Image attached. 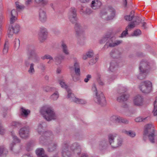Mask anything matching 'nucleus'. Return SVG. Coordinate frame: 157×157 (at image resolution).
<instances>
[{"label": "nucleus", "instance_id": "nucleus-1", "mask_svg": "<svg viewBox=\"0 0 157 157\" xmlns=\"http://www.w3.org/2000/svg\"><path fill=\"white\" fill-rule=\"evenodd\" d=\"M68 18L72 24H75V29L78 36H83L84 30L80 25L77 22L76 10L74 7L71 8L68 13Z\"/></svg>", "mask_w": 157, "mask_h": 157}, {"label": "nucleus", "instance_id": "nucleus-2", "mask_svg": "<svg viewBox=\"0 0 157 157\" xmlns=\"http://www.w3.org/2000/svg\"><path fill=\"white\" fill-rule=\"evenodd\" d=\"M71 151L79 155L81 151L80 146L78 143H75L69 147L67 143L64 142L62 144V154L63 157H70L72 154Z\"/></svg>", "mask_w": 157, "mask_h": 157}, {"label": "nucleus", "instance_id": "nucleus-3", "mask_svg": "<svg viewBox=\"0 0 157 157\" xmlns=\"http://www.w3.org/2000/svg\"><path fill=\"white\" fill-rule=\"evenodd\" d=\"M92 90L93 93L94 101L102 106H105L106 104V101L103 92L98 90L94 84L93 85Z\"/></svg>", "mask_w": 157, "mask_h": 157}, {"label": "nucleus", "instance_id": "nucleus-4", "mask_svg": "<svg viewBox=\"0 0 157 157\" xmlns=\"http://www.w3.org/2000/svg\"><path fill=\"white\" fill-rule=\"evenodd\" d=\"M40 113L47 121H49L56 118V117L53 109L49 105L43 106L40 109Z\"/></svg>", "mask_w": 157, "mask_h": 157}, {"label": "nucleus", "instance_id": "nucleus-5", "mask_svg": "<svg viewBox=\"0 0 157 157\" xmlns=\"http://www.w3.org/2000/svg\"><path fill=\"white\" fill-rule=\"evenodd\" d=\"M144 135H147L150 142L152 143H155V129L152 124H147L144 126Z\"/></svg>", "mask_w": 157, "mask_h": 157}, {"label": "nucleus", "instance_id": "nucleus-6", "mask_svg": "<svg viewBox=\"0 0 157 157\" xmlns=\"http://www.w3.org/2000/svg\"><path fill=\"white\" fill-rule=\"evenodd\" d=\"M117 135L116 134H110L108 136V138L110 144L112 147L114 148H117L122 145V140L121 138L117 139V143L114 142V140L117 136Z\"/></svg>", "mask_w": 157, "mask_h": 157}, {"label": "nucleus", "instance_id": "nucleus-7", "mask_svg": "<svg viewBox=\"0 0 157 157\" xmlns=\"http://www.w3.org/2000/svg\"><path fill=\"white\" fill-rule=\"evenodd\" d=\"M152 83L148 81L142 82L139 86L140 90L143 93L148 94L149 93L151 89Z\"/></svg>", "mask_w": 157, "mask_h": 157}, {"label": "nucleus", "instance_id": "nucleus-8", "mask_svg": "<svg viewBox=\"0 0 157 157\" xmlns=\"http://www.w3.org/2000/svg\"><path fill=\"white\" fill-rule=\"evenodd\" d=\"M67 91L68 93L67 98L71 101L76 103L82 104H85L86 103V101L84 100L76 98L70 89H67Z\"/></svg>", "mask_w": 157, "mask_h": 157}, {"label": "nucleus", "instance_id": "nucleus-9", "mask_svg": "<svg viewBox=\"0 0 157 157\" xmlns=\"http://www.w3.org/2000/svg\"><path fill=\"white\" fill-rule=\"evenodd\" d=\"M126 90L123 87H121L118 92L121 94V95L118 97L117 99V101L119 102H122L126 101L129 97L128 94H126L124 93L126 91Z\"/></svg>", "mask_w": 157, "mask_h": 157}, {"label": "nucleus", "instance_id": "nucleus-10", "mask_svg": "<svg viewBox=\"0 0 157 157\" xmlns=\"http://www.w3.org/2000/svg\"><path fill=\"white\" fill-rule=\"evenodd\" d=\"M75 73L72 74L71 75L73 80L75 82L79 80V77L80 75V71L79 64L77 62H75L74 65Z\"/></svg>", "mask_w": 157, "mask_h": 157}, {"label": "nucleus", "instance_id": "nucleus-11", "mask_svg": "<svg viewBox=\"0 0 157 157\" xmlns=\"http://www.w3.org/2000/svg\"><path fill=\"white\" fill-rule=\"evenodd\" d=\"M54 138V136L50 131H45L43 134L41 135L39 140L41 143H42L45 140H52Z\"/></svg>", "mask_w": 157, "mask_h": 157}, {"label": "nucleus", "instance_id": "nucleus-12", "mask_svg": "<svg viewBox=\"0 0 157 157\" xmlns=\"http://www.w3.org/2000/svg\"><path fill=\"white\" fill-rule=\"evenodd\" d=\"M150 67V63L146 60H142L140 64L139 69L140 71L148 73Z\"/></svg>", "mask_w": 157, "mask_h": 157}, {"label": "nucleus", "instance_id": "nucleus-13", "mask_svg": "<svg viewBox=\"0 0 157 157\" xmlns=\"http://www.w3.org/2000/svg\"><path fill=\"white\" fill-rule=\"evenodd\" d=\"M20 29V26L18 24H16L14 26L10 25L8 31L9 37H11L13 33H17L19 31Z\"/></svg>", "mask_w": 157, "mask_h": 157}, {"label": "nucleus", "instance_id": "nucleus-14", "mask_svg": "<svg viewBox=\"0 0 157 157\" xmlns=\"http://www.w3.org/2000/svg\"><path fill=\"white\" fill-rule=\"evenodd\" d=\"M113 38L111 37L109 39L108 41H107L104 47L107 46V48L109 47H114L115 46H118L121 44L122 42V40H117L114 41H113Z\"/></svg>", "mask_w": 157, "mask_h": 157}, {"label": "nucleus", "instance_id": "nucleus-15", "mask_svg": "<svg viewBox=\"0 0 157 157\" xmlns=\"http://www.w3.org/2000/svg\"><path fill=\"white\" fill-rule=\"evenodd\" d=\"M27 54L28 59H32L33 56L37 54L36 51V48L33 45H29L27 48Z\"/></svg>", "mask_w": 157, "mask_h": 157}, {"label": "nucleus", "instance_id": "nucleus-16", "mask_svg": "<svg viewBox=\"0 0 157 157\" xmlns=\"http://www.w3.org/2000/svg\"><path fill=\"white\" fill-rule=\"evenodd\" d=\"M29 128L25 127L21 128L19 131V134L21 137L23 138H26L29 136Z\"/></svg>", "mask_w": 157, "mask_h": 157}, {"label": "nucleus", "instance_id": "nucleus-17", "mask_svg": "<svg viewBox=\"0 0 157 157\" xmlns=\"http://www.w3.org/2000/svg\"><path fill=\"white\" fill-rule=\"evenodd\" d=\"M107 13H109L111 14L110 16H108L107 17V20H110L113 19L115 16V10L111 6H109L107 10V12L104 11L101 12V14L102 15H105Z\"/></svg>", "mask_w": 157, "mask_h": 157}, {"label": "nucleus", "instance_id": "nucleus-18", "mask_svg": "<svg viewBox=\"0 0 157 157\" xmlns=\"http://www.w3.org/2000/svg\"><path fill=\"white\" fill-rule=\"evenodd\" d=\"M47 32L46 29L41 28L39 34V39L41 42H44L47 38Z\"/></svg>", "mask_w": 157, "mask_h": 157}, {"label": "nucleus", "instance_id": "nucleus-19", "mask_svg": "<svg viewBox=\"0 0 157 157\" xmlns=\"http://www.w3.org/2000/svg\"><path fill=\"white\" fill-rule=\"evenodd\" d=\"M29 60L26 59L24 61V64L26 67H29L28 70V72L30 75H33L35 72V70L34 68V64L33 63H31L30 64Z\"/></svg>", "mask_w": 157, "mask_h": 157}, {"label": "nucleus", "instance_id": "nucleus-20", "mask_svg": "<svg viewBox=\"0 0 157 157\" xmlns=\"http://www.w3.org/2000/svg\"><path fill=\"white\" fill-rule=\"evenodd\" d=\"M58 146L57 142L56 141L49 143L48 146L47 151L49 152H52L55 151Z\"/></svg>", "mask_w": 157, "mask_h": 157}, {"label": "nucleus", "instance_id": "nucleus-21", "mask_svg": "<svg viewBox=\"0 0 157 157\" xmlns=\"http://www.w3.org/2000/svg\"><path fill=\"white\" fill-rule=\"evenodd\" d=\"M39 18L41 22H45L47 19V16L46 12L41 9H40L39 12Z\"/></svg>", "mask_w": 157, "mask_h": 157}, {"label": "nucleus", "instance_id": "nucleus-22", "mask_svg": "<svg viewBox=\"0 0 157 157\" xmlns=\"http://www.w3.org/2000/svg\"><path fill=\"white\" fill-rule=\"evenodd\" d=\"M141 19L140 18L137 17H136L135 20L131 22L126 28L128 30L129 29H132L135 27V24L139 25L141 22Z\"/></svg>", "mask_w": 157, "mask_h": 157}, {"label": "nucleus", "instance_id": "nucleus-23", "mask_svg": "<svg viewBox=\"0 0 157 157\" xmlns=\"http://www.w3.org/2000/svg\"><path fill=\"white\" fill-rule=\"evenodd\" d=\"M65 59V56L62 54H57L54 58V60L57 65L60 64Z\"/></svg>", "mask_w": 157, "mask_h": 157}, {"label": "nucleus", "instance_id": "nucleus-24", "mask_svg": "<svg viewBox=\"0 0 157 157\" xmlns=\"http://www.w3.org/2000/svg\"><path fill=\"white\" fill-rule=\"evenodd\" d=\"M143 101L142 97L140 95H137L134 98L133 103L136 105L140 106L142 104Z\"/></svg>", "mask_w": 157, "mask_h": 157}, {"label": "nucleus", "instance_id": "nucleus-25", "mask_svg": "<svg viewBox=\"0 0 157 157\" xmlns=\"http://www.w3.org/2000/svg\"><path fill=\"white\" fill-rule=\"evenodd\" d=\"M11 135L13 137L14 142L10 145V148L11 150L13 151V147L15 144L16 143H19L20 142V140L16 136L14 133L13 132H11Z\"/></svg>", "mask_w": 157, "mask_h": 157}, {"label": "nucleus", "instance_id": "nucleus-26", "mask_svg": "<svg viewBox=\"0 0 157 157\" xmlns=\"http://www.w3.org/2000/svg\"><path fill=\"white\" fill-rule=\"evenodd\" d=\"M121 54V52L117 49L112 50L110 53L111 57L114 58L119 57Z\"/></svg>", "mask_w": 157, "mask_h": 157}, {"label": "nucleus", "instance_id": "nucleus-27", "mask_svg": "<svg viewBox=\"0 0 157 157\" xmlns=\"http://www.w3.org/2000/svg\"><path fill=\"white\" fill-rule=\"evenodd\" d=\"M101 5V2L99 0L93 1L91 4V7L94 10L99 8Z\"/></svg>", "mask_w": 157, "mask_h": 157}, {"label": "nucleus", "instance_id": "nucleus-28", "mask_svg": "<svg viewBox=\"0 0 157 157\" xmlns=\"http://www.w3.org/2000/svg\"><path fill=\"white\" fill-rule=\"evenodd\" d=\"M20 112L22 116L26 117L30 113V111L28 109H25L23 107H21L20 109Z\"/></svg>", "mask_w": 157, "mask_h": 157}, {"label": "nucleus", "instance_id": "nucleus-29", "mask_svg": "<svg viewBox=\"0 0 157 157\" xmlns=\"http://www.w3.org/2000/svg\"><path fill=\"white\" fill-rule=\"evenodd\" d=\"M117 63L114 61H112L110 63V66L109 68V70L111 71H114L117 69Z\"/></svg>", "mask_w": 157, "mask_h": 157}, {"label": "nucleus", "instance_id": "nucleus-30", "mask_svg": "<svg viewBox=\"0 0 157 157\" xmlns=\"http://www.w3.org/2000/svg\"><path fill=\"white\" fill-rule=\"evenodd\" d=\"M44 125H45V124L44 123H42V124H40L38 125L37 129V131L38 133L40 135H42L45 131L43 127V126Z\"/></svg>", "mask_w": 157, "mask_h": 157}, {"label": "nucleus", "instance_id": "nucleus-31", "mask_svg": "<svg viewBox=\"0 0 157 157\" xmlns=\"http://www.w3.org/2000/svg\"><path fill=\"white\" fill-rule=\"evenodd\" d=\"M134 11L132 10L130 12V14L124 16V18L125 20L127 21H131L134 18Z\"/></svg>", "mask_w": 157, "mask_h": 157}, {"label": "nucleus", "instance_id": "nucleus-32", "mask_svg": "<svg viewBox=\"0 0 157 157\" xmlns=\"http://www.w3.org/2000/svg\"><path fill=\"white\" fill-rule=\"evenodd\" d=\"M122 132H123L124 133L127 135L132 138L134 137L136 135L135 132L134 131L131 130L127 131L125 130H123Z\"/></svg>", "mask_w": 157, "mask_h": 157}, {"label": "nucleus", "instance_id": "nucleus-33", "mask_svg": "<svg viewBox=\"0 0 157 157\" xmlns=\"http://www.w3.org/2000/svg\"><path fill=\"white\" fill-rule=\"evenodd\" d=\"M61 47L62 50L63 52L65 54L68 55L69 54L68 50V49L67 47V45L64 43H62Z\"/></svg>", "mask_w": 157, "mask_h": 157}, {"label": "nucleus", "instance_id": "nucleus-34", "mask_svg": "<svg viewBox=\"0 0 157 157\" xmlns=\"http://www.w3.org/2000/svg\"><path fill=\"white\" fill-rule=\"evenodd\" d=\"M118 118L115 116H113L111 117L109 119V122L110 124L112 125L114 123H118Z\"/></svg>", "mask_w": 157, "mask_h": 157}, {"label": "nucleus", "instance_id": "nucleus-35", "mask_svg": "<svg viewBox=\"0 0 157 157\" xmlns=\"http://www.w3.org/2000/svg\"><path fill=\"white\" fill-rule=\"evenodd\" d=\"M148 73L147 72H144V71H140V73L137 76L138 78L140 80H142L146 77Z\"/></svg>", "mask_w": 157, "mask_h": 157}, {"label": "nucleus", "instance_id": "nucleus-36", "mask_svg": "<svg viewBox=\"0 0 157 157\" xmlns=\"http://www.w3.org/2000/svg\"><path fill=\"white\" fill-rule=\"evenodd\" d=\"M9 43L8 41H6L4 44V48L3 49V52L4 54H6L8 50Z\"/></svg>", "mask_w": 157, "mask_h": 157}, {"label": "nucleus", "instance_id": "nucleus-37", "mask_svg": "<svg viewBox=\"0 0 157 157\" xmlns=\"http://www.w3.org/2000/svg\"><path fill=\"white\" fill-rule=\"evenodd\" d=\"M128 121L125 118L118 117V123H123L125 124H127L128 123Z\"/></svg>", "mask_w": 157, "mask_h": 157}, {"label": "nucleus", "instance_id": "nucleus-38", "mask_svg": "<svg viewBox=\"0 0 157 157\" xmlns=\"http://www.w3.org/2000/svg\"><path fill=\"white\" fill-rule=\"evenodd\" d=\"M44 150L43 148H38L36 150V154L38 156L42 155V154H44Z\"/></svg>", "mask_w": 157, "mask_h": 157}, {"label": "nucleus", "instance_id": "nucleus-39", "mask_svg": "<svg viewBox=\"0 0 157 157\" xmlns=\"http://www.w3.org/2000/svg\"><path fill=\"white\" fill-rule=\"evenodd\" d=\"M34 145V144L32 141H29L28 143L26 145V150L29 151L31 150L32 147Z\"/></svg>", "mask_w": 157, "mask_h": 157}, {"label": "nucleus", "instance_id": "nucleus-40", "mask_svg": "<svg viewBox=\"0 0 157 157\" xmlns=\"http://www.w3.org/2000/svg\"><path fill=\"white\" fill-rule=\"evenodd\" d=\"M14 47L15 49L17 50L20 45V41L19 39H15L14 41Z\"/></svg>", "mask_w": 157, "mask_h": 157}, {"label": "nucleus", "instance_id": "nucleus-41", "mask_svg": "<svg viewBox=\"0 0 157 157\" xmlns=\"http://www.w3.org/2000/svg\"><path fill=\"white\" fill-rule=\"evenodd\" d=\"M109 36L108 35H105L102 37L100 40L99 43L100 44H104L105 42L108 41L109 39Z\"/></svg>", "mask_w": 157, "mask_h": 157}, {"label": "nucleus", "instance_id": "nucleus-42", "mask_svg": "<svg viewBox=\"0 0 157 157\" xmlns=\"http://www.w3.org/2000/svg\"><path fill=\"white\" fill-rule=\"evenodd\" d=\"M41 59L42 60H44L45 59H49L50 60H54V59L53 57L50 55L48 54H46L44 56H42L41 57Z\"/></svg>", "mask_w": 157, "mask_h": 157}, {"label": "nucleus", "instance_id": "nucleus-43", "mask_svg": "<svg viewBox=\"0 0 157 157\" xmlns=\"http://www.w3.org/2000/svg\"><path fill=\"white\" fill-rule=\"evenodd\" d=\"M34 1L36 4H41L45 5L48 3L47 0H34Z\"/></svg>", "mask_w": 157, "mask_h": 157}, {"label": "nucleus", "instance_id": "nucleus-44", "mask_svg": "<svg viewBox=\"0 0 157 157\" xmlns=\"http://www.w3.org/2000/svg\"><path fill=\"white\" fill-rule=\"evenodd\" d=\"M32 59H33V62L35 63H39L40 60V58L37 54L33 56Z\"/></svg>", "mask_w": 157, "mask_h": 157}, {"label": "nucleus", "instance_id": "nucleus-45", "mask_svg": "<svg viewBox=\"0 0 157 157\" xmlns=\"http://www.w3.org/2000/svg\"><path fill=\"white\" fill-rule=\"evenodd\" d=\"M59 84L62 88L66 89L67 90V89H69L67 88V86L65 83L64 81L63 80H59Z\"/></svg>", "mask_w": 157, "mask_h": 157}, {"label": "nucleus", "instance_id": "nucleus-46", "mask_svg": "<svg viewBox=\"0 0 157 157\" xmlns=\"http://www.w3.org/2000/svg\"><path fill=\"white\" fill-rule=\"evenodd\" d=\"M59 94L58 92H55L51 96V98L53 100H56L58 98Z\"/></svg>", "mask_w": 157, "mask_h": 157}, {"label": "nucleus", "instance_id": "nucleus-47", "mask_svg": "<svg viewBox=\"0 0 157 157\" xmlns=\"http://www.w3.org/2000/svg\"><path fill=\"white\" fill-rule=\"evenodd\" d=\"M141 33V32L140 30L139 29H137L133 33L132 35V36H138L140 35Z\"/></svg>", "mask_w": 157, "mask_h": 157}, {"label": "nucleus", "instance_id": "nucleus-48", "mask_svg": "<svg viewBox=\"0 0 157 157\" xmlns=\"http://www.w3.org/2000/svg\"><path fill=\"white\" fill-rule=\"evenodd\" d=\"M117 77L116 75H114L109 76V78L108 79V81L109 82V84L111 82L117 78Z\"/></svg>", "mask_w": 157, "mask_h": 157}, {"label": "nucleus", "instance_id": "nucleus-49", "mask_svg": "<svg viewBox=\"0 0 157 157\" xmlns=\"http://www.w3.org/2000/svg\"><path fill=\"white\" fill-rule=\"evenodd\" d=\"M38 68L43 71L45 70L46 69L45 65L43 63H40L38 65Z\"/></svg>", "mask_w": 157, "mask_h": 157}, {"label": "nucleus", "instance_id": "nucleus-50", "mask_svg": "<svg viewBox=\"0 0 157 157\" xmlns=\"http://www.w3.org/2000/svg\"><path fill=\"white\" fill-rule=\"evenodd\" d=\"M128 30L126 29L124 31H123L121 34V36H119V37L123 38L125 37L126 36V35L128 34Z\"/></svg>", "mask_w": 157, "mask_h": 157}, {"label": "nucleus", "instance_id": "nucleus-51", "mask_svg": "<svg viewBox=\"0 0 157 157\" xmlns=\"http://www.w3.org/2000/svg\"><path fill=\"white\" fill-rule=\"evenodd\" d=\"M86 54L88 57L91 58L94 56V53L92 50H90L87 52L86 53Z\"/></svg>", "mask_w": 157, "mask_h": 157}, {"label": "nucleus", "instance_id": "nucleus-52", "mask_svg": "<svg viewBox=\"0 0 157 157\" xmlns=\"http://www.w3.org/2000/svg\"><path fill=\"white\" fill-rule=\"evenodd\" d=\"M0 149L2 150V154L6 155L7 154L8 151L7 149L5 148L2 147H0Z\"/></svg>", "mask_w": 157, "mask_h": 157}, {"label": "nucleus", "instance_id": "nucleus-53", "mask_svg": "<svg viewBox=\"0 0 157 157\" xmlns=\"http://www.w3.org/2000/svg\"><path fill=\"white\" fill-rule=\"evenodd\" d=\"M147 117H145L143 118L141 117H139L136 118L135 119V121L136 122H140L144 121V120H145L146 119H147Z\"/></svg>", "mask_w": 157, "mask_h": 157}, {"label": "nucleus", "instance_id": "nucleus-54", "mask_svg": "<svg viewBox=\"0 0 157 157\" xmlns=\"http://www.w3.org/2000/svg\"><path fill=\"white\" fill-rule=\"evenodd\" d=\"M53 89V88L50 87L49 86H46L44 89V91L46 92H48L50 91H52Z\"/></svg>", "mask_w": 157, "mask_h": 157}, {"label": "nucleus", "instance_id": "nucleus-55", "mask_svg": "<svg viewBox=\"0 0 157 157\" xmlns=\"http://www.w3.org/2000/svg\"><path fill=\"white\" fill-rule=\"evenodd\" d=\"M97 80L98 82L100 85L103 86L104 85V83L100 78V76H99V77L97 78Z\"/></svg>", "mask_w": 157, "mask_h": 157}, {"label": "nucleus", "instance_id": "nucleus-56", "mask_svg": "<svg viewBox=\"0 0 157 157\" xmlns=\"http://www.w3.org/2000/svg\"><path fill=\"white\" fill-rule=\"evenodd\" d=\"M17 12L16 10L14 9L13 10L11 13V16L16 17L17 15Z\"/></svg>", "mask_w": 157, "mask_h": 157}, {"label": "nucleus", "instance_id": "nucleus-57", "mask_svg": "<svg viewBox=\"0 0 157 157\" xmlns=\"http://www.w3.org/2000/svg\"><path fill=\"white\" fill-rule=\"evenodd\" d=\"M91 76L90 75H88L86 76V78L84 79V81L86 82H88L89 80L91 78Z\"/></svg>", "mask_w": 157, "mask_h": 157}, {"label": "nucleus", "instance_id": "nucleus-58", "mask_svg": "<svg viewBox=\"0 0 157 157\" xmlns=\"http://www.w3.org/2000/svg\"><path fill=\"white\" fill-rule=\"evenodd\" d=\"M17 18L16 17L11 16L10 19V23L11 25L15 22Z\"/></svg>", "mask_w": 157, "mask_h": 157}, {"label": "nucleus", "instance_id": "nucleus-59", "mask_svg": "<svg viewBox=\"0 0 157 157\" xmlns=\"http://www.w3.org/2000/svg\"><path fill=\"white\" fill-rule=\"evenodd\" d=\"M17 3H18V2H16V7L17 8L20 9H23L25 7L23 6H21L19 5Z\"/></svg>", "mask_w": 157, "mask_h": 157}, {"label": "nucleus", "instance_id": "nucleus-60", "mask_svg": "<svg viewBox=\"0 0 157 157\" xmlns=\"http://www.w3.org/2000/svg\"><path fill=\"white\" fill-rule=\"evenodd\" d=\"M13 126H14L15 127H18L20 126V124L18 122H13L12 124Z\"/></svg>", "mask_w": 157, "mask_h": 157}, {"label": "nucleus", "instance_id": "nucleus-61", "mask_svg": "<svg viewBox=\"0 0 157 157\" xmlns=\"http://www.w3.org/2000/svg\"><path fill=\"white\" fill-rule=\"evenodd\" d=\"M32 0H27L25 1V5L27 6H29L32 3Z\"/></svg>", "mask_w": 157, "mask_h": 157}, {"label": "nucleus", "instance_id": "nucleus-62", "mask_svg": "<svg viewBox=\"0 0 157 157\" xmlns=\"http://www.w3.org/2000/svg\"><path fill=\"white\" fill-rule=\"evenodd\" d=\"M154 111L157 107V97L156 98L154 102Z\"/></svg>", "mask_w": 157, "mask_h": 157}, {"label": "nucleus", "instance_id": "nucleus-63", "mask_svg": "<svg viewBox=\"0 0 157 157\" xmlns=\"http://www.w3.org/2000/svg\"><path fill=\"white\" fill-rule=\"evenodd\" d=\"M98 59V58H96L95 59H91L90 60V63L92 64L95 63Z\"/></svg>", "mask_w": 157, "mask_h": 157}, {"label": "nucleus", "instance_id": "nucleus-64", "mask_svg": "<svg viewBox=\"0 0 157 157\" xmlns=\"http://www.w3.org/2000/svg\"><path fill=\"white\" fill-rule=\"evenodd\" d=\"M105 144V142H101L99 144L100 148L102 149L101 148L104 147Z\"/></svg>", "mask_w": 157, "mask_h": 157}]
</instances>
